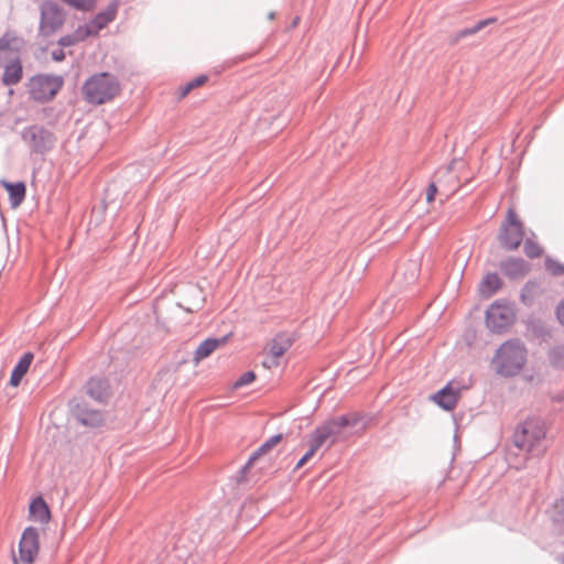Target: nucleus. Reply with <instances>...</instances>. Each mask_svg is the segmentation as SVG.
I'll use <instances>...</instances> for the list:
<instances>
[{
  "mask_svg": "<svg viewBox=\"0 0 564 564\" xmlns=\"http://www.w3.org/2000/svg\"><path fill=\"white\" fill-rule=\"evenodd\" d=\"M527 355V347L520 339L505 341L492 359L496 372L503 378L517 376L525 365Z\"/></svg>",
  "mask_w": 564,
  "mask_h": 564,
  "instance_id": "nucleus-1",
  "label": "nucleus"
},
{
  "mask_svg": "<svg viewBox=\"0 0 564 564\" xmlns=\"http://www.w3.org/2000/svg\"><path fill=\"white\" fill-rule=\"evenodd\" d=\"M119 91V79L109 72L91 75L82 87L83 98L90 105H102L115 98Z\"/></svg>",
  "mask_w": 564,
  "mask_h": 564,
  "instance_id": "nucleus-2",
  "label": "nucleus"
},
{
  "mask_svg": "<svg viewBox=\"0 0 564 564\" xmlns=\"http://www.w3.org/2000/svg\"><path fill=\"white\" fill-rule=\"evenodd\" d=\"M20 137L32 154L41 156L50 153L57 140L52 130L39 123L24 127L20 132Z\"/></svg>",
  "mask_w": 564,
  "mask_h": 564,
  "instance_id": "nucleus-3",
  "label": "nucleus"
},
{
  "mask_svg": "<svg viewBox=\"0 0 564 564\" xmlns=\"http://www.w3.org/2000/svg\"><path fill=\"white\" fill-rule=\"evenodd\" d=\"M497 239L500 247L507 251H516L524 239V225L514 209L507 210L506 218L500 225Z\"/></svg>",
  "mask_w": 564,
  "mask_h": 564,
  "instance_id": "nucleus-4",
  "label": "nucleus"
},
{
  "mask_svg": "<svg viewBox=\"0 0 564 564\" xmlns=\"http://www.w3.org/2000/svg\"><path fill=\"white\" fill-rule=\"evenodd\" d=\"M544 424L538 419H528L519 424L512 435L514 446L521 451L532 452L545 438Z\"/></svg>",
  "mask_w": 564,
  "mask_h": 564,
  "instance_id": "nucleus-5",
  "label": "nucleus"
},
{
  "mask_svg": "<svg viewBox=\"0 0 564 564\" xmlns=\"http://www.w3.org/2000/svg\"><path fill=\"white\" fill-rule=\"evenodd\" d=\"M63 84L64 78L61 75L36 74L30 78L28 89L33 100L47 102L57 95Z\"/></svg>",
  "mask_w": 564,
  "mask_h": 564,
  "instance_id": "nucleus-6",
  "label": "nucleus"
},
{
  "mask_svg": "<svg viewBox=\"0 0 564 564\" xmlns=\"http://www.w3.org/2000/svg\"><path fill=\"white\" fill-rule=\"evenodd\" d=\"M516 321L513 304L506 301H495L485 312V323L491 333L507 332Z\"/></svg>",
  "mask_w": 564,
  "mask_h": 564,
  "instance_id": "nucleus-7",
  "label": "nucleus"
},
{
  "mask_svg": "<svg viewBox=\"0 0 564 564\" xmlns=\"http://www.w3.org/2000/svg\"><path fill=\"white\" fill-rule=\"evenodd\" d=\"M65 10L53 0H43L40 4V23L37 35L48 37L57 32L65 23Z\"/></svg>",
  "mask_w": 564,
  "mask_h": 564,
  "instance_id": "nucleus-8",
  "label": "nucleus"
},
{
  "mask_svg": "<svg viewBox=\"0 0 564 564\" xmlns=\"http://www.w3.org/2000/svg\"><path fill=\"white\" fill-rule=\"evenodd\" d=\"M68 404L73 419L79 425L90 429H98L105 424V412L91 408L87 401L75 398L72 399Z\"/></svg>",
  "mask_w": 564,
  "mask_h": 564,
  "instance_id": "nucleus-9",
  "label": "nucleus"
},
{
  "mask_svg": "<svg viewBox=\"0 0 564 564\" xmlns=\"http://www.w3.org/2000/svg\"><path fill=\"white\" fill-rule=\"evenodd\" d=\"M40 535L36 528L26 527L20 538L18 551L19 561L23 564H32L39 553Z\"/></svg>",
  "mask_w": 564,
  "mask_h": 564,
  "instance_id": "nucleus-10",
  "label": "nucleus"
},
{
  "mask_svg": "<svg viewBox=\"0 0 564 564\" xmlns=\"http://www.w3.org/2000/svg\"><path fill=\"white\" fill-rule=\"evenodd\" d=\"M460 391L462 388H455L452 382H447L442 389L432 394L431 400H433L442 410L452 411L455 409L460 398Z\"/></svg>",
  "mask_w": 564,
  "mask_h": 564,
  "instance_id": "nucleus-11",
  "label": "nucleus"
},
{
  "mask_svg": "<svg viewBox=\"0 0 564 564\" xmlns=\"http://www.w3.org/2000/svg\"><path fill=\"white\" fill-rule=\"evenodd\" d=\"M498 267L502 274L510 280L522 278L530 270V264L520 257H507L499 262Z\"/></svg>",
  "mask_w": 564,
  "mask_h": 564,
  "instance_id": "nucleus-12",
  "label": "nucleus"
},
{
  "mask_svg": "<svg viewBox=\"0 0 564 564\" xmlns=\"http://www.w3.org/2000/svg\"><path fill=\"white\" fill-rule=\"evenodd\" d=\"M85 388L87 394L97 402H106L109 398L110 384L106 378L91 377Z\"/></svg>",
  "mask_w": 564,
  "mask_h": 564,
  "instance_id": "nucleus-13",
  "label": "nucleus"
},
{
  "mask_svg": "<svg viewBox=\"0 0 564 564\" xmlns=\"http://www.w3.org/2000/svg\"><path fill=\"white\" fill-rule=\"evenodd\" d=\"M230 334L224 335L221 337H207L196 348L194 351L193 360L195 364H198L200 360L210 356L218 347L225 345L229 338Z\"/></svg>",
  "mask_w": 564,
  "mask_h": 564,
  "instance_id": "nucleus-14",
  "label": "nucleus"
},
{
  "mask_svg": "<svg viewBox=\"0 0 564 564\" xmlns=\"http://www.w3.org/2000/svg\"><path fill=\"white\" fill-rule=\"evenodd\" d=\"M29 518L41 524H46L51 521L52 513L50 506L42 496H37L30 501Z\"/></svg>",
  "mask_w": 564,
  "mask_h": 564,
  "instance_id": "nucleus-15",
  "label": "nucleus"
},
{
  "mask_svg": "<svg viewBox=\"0 0 564 564\" xmlns=\"http://www.w3.org/2000/svg\"><path fill=\"white\" fill-rule=\"evenodd\" d=\"M120 4V0H111L107 8L100 12H98L90 21L89 24L93 29L96 30L97 33L105 29L109 23H111L118 13V8Z\"/></svg>",
  "mask_w": 564,
  "mask_h": 564,
  "instance_id": "nucleus-16",
  "label": "nucleus"
},
{
  "mask_svg": "<svg viewBox=\"0 0 564 564\" xmlns=\"http://www.w3.org/2000/svg\"><path fill=\"white\" fill-rule=\"evenodd\" d=\"M0 183L9 195V203H10L11 208L19 207L25 198V194H26L25 183L23 181L10 182L7 180H2Z\"/></svg>",
  "mask_w": 564,
  "mask_h": 564,
  "instance_id": "nucleus-17",
  "label": "nucleus"
},
{
  "mask_svg": "<svg viewBox=\"0 0 564 564\" xmlns=\"http://www.w3.org/2000/svg\"><path fill=\"white\" fill-rule=\"evenodd\" d=\"M33 358H34V355L31 351H26L20 357V359L14 365V367L11 371V375H10L9 384L11 387H18L21 383V380L28 372V370L33 361Z\"/></svg>",
  "mask_w": 564,
  "mask_h": 564,
  "instance_id": "nucleus-18",
  "label": "nucleus"
},
{
  "mask_svg": "<svg viewBox=\"0 0 564 564\" xmlns=\"http://www.w3.org/2000/svg\"><path fill=\"white\" fill-rule=\"evenodd\" d=\"M502 288V280L497 272H488L479 282L478 291L482 297H490Z\"/></svg>",
  "mask_w": 564,
  "mask_h": 564,
  "instance_id": "nucleus-19",
  "label": "nucleus"
},
{
  "mask_svg": "<svg viewBox=\"0 0 564 564\" xmlns=\"http://www.w3.org/2000/svg\"><path fill=\"white\" fill-rule=\"evenodd\" d=\"M23 75V67L19 58L13 59L9 63L2 74V83L6 86L17 85Z\"/></svg>",
  "mask_w": 564,
  "mask_h": 564,
  "instance_id": "nucleus-20",
  "label": "nucleus"
},
{
  "mask_svg": "<svg viewBox=\"0 0 564 564\" xmlns=\"http://www.w3.org/2000/svg\"><path fill=\"white\" fill-rule=\"evenodd\" d=\"M293 344V338L286 333L276 334L271 343L270 352L273 357H282Z\"/></svg>",
  "mask_w": 564,
  "mask_h": 564,
  "instance_id": "nucleus-21",
  "label": "nucleus"
},
{
  "mask_svg": "<svg viewBox=\"0 0 564 564\" xmlns=\"http://www.w3.org/2000/svg\"><path fill=\"white\" fill-rule=\"evenodd\" d=\"M283 440V434L278 433L264 441L250 456L249 464H254L260 457L276 446Z\"/></svg>",
  "mask_w": 564,
  "mask_h": 564,
  "instance_id": "nucleus-22",
  "label": "nucleus"
},
{
  "mask_svg": "<svg viewBox=\"0 0 564 564\" xmlns=\"http://www.w3.org/2000/svg\"><path fill=\"white\" fill-rule=\"evenodd\" d=\"M547 360L554 370H564V344L552 346L547 351Z\"/></svg>",
  "mask_w": 564,
  "mask_h": 564,
  "instance_id": "nucleus-23",
  "label": "nucleus"
},
{
  "mask_svg": "<svg viewBox=\"0 0 564 564\" xmlns=\"http://www.w3.org/2000/svg\"><path fill=\"white\" fill-rule=\"evenodd\" d=\"M340 429L355 427L365 420V416L358 412H351L333 417Z\"/></svg>",
  "mask_w": 564,
  "mask_h": 564,
  "instance_id": "nucleus-24",
  "label": "nucleus"
},
{
  "mask_svg": "<svg viewBox=\"0 0 564 564\" xmlns=\"http://www.w3.org/2000/svg\"><path fill=\"white\" fill-rule=\"evenodd\" d=\"M539 285L535 282L528 281L521 289L520 301L525 306L530 307L533 304L534 296Z\"/></svg>",
  "mask_w": 564,
  "mask_h": 564,
  "instance_id": "nucleus-25",
  "label": "nucleus"
},
{
  "mask_svg": "<svg viewBox=\"0 0 564 564\" xmlns=\"http://www.w3.org/2000/svg\"><path fill=\"white\" fill-rule=\"evenodd\" d=\"M208 80V76L206 74H200L197 77L188 80L185 85L180 88L178 97L184 98L187 96L193 89L200 87Z\"/></svg>",
  "mask_w": 564,
  "mask_h": 564,
  "instance_id": "nucleus-26",
  "label": "nucleus"
},
{
  "mask_svg": "<svg viewBox=\"0 0 564 564\" xmlns=\"http://www.w3.org/2000/svg\"><path fill=\"white\" fill-rule=\"evenodd\" d=\"M322 426L324 427L326 434L329 436L330 445H334L337 437L341 434L343 430L337 424V422L330 417L322 423Z\"/></svg>",
  "mask_w": 564,
  "mask_h": 564,
  "instance_id": "nucleus-27",
  "label": "nucleus"
},
{
  "mask_svg": "<svg viewBox=\"0 0 564 564\" xmlns=\"http://www.w3.org/2000/svg\"><path fill=\"white\" fill-rule=\"evenodd\" d=\"M475 34H477V33L475 32V30L473 29L471 25L465 26L463 29H459V30L453 32L448 36V44L452 46L457 45L462 40L467 39Z\"/></svg>",
  "mask_w": 564,
  "mask_h": 564,
  "instance_id": "nucleus-28",
  "label": "nucleus"
},
{
  "mask_svg": "<svg viewBox=\"0 0 564 564\" xmlns=\"http://www.w3.org/2000/svg\"><path fill=\"white\" fill-rule=\"evenodd\" d=\"M522 242L524 247V253L527 254L528 258L535 259L542 254L543 249L533 239L525 238L523 239Z\"/></svg>",
  "mask_w": 564,
  "mask_h": 564,
  "instance_id": "nucleus-29",
  "label": "nucleus"
},
{
  "mask_svg": "<svg viewBox=\"0 0 564 564\" xmlns=\"http://www.w3.org/2000/svg\"><path fill=\"white\" fill-rule=\"evenodd\" d=\"M73 34L76 37L77 42L79 43V42L85 41L89 36L97 35L98 33L96 32L95 29H93V26L88 22L84 25H78Z\"/></svg>",
  "mask_w": 564,
  "mask_h": 564,
  "instance_id": "nucleus-30",
  "label": "nucleus"
},
{
  "mask_svg": "<svg viewBox=\"0 0 564 564\" xmlns=\"http://www.w3.org/2000/svg\"><path fill=\"white\" fill-rule=\"evenodd\" d=\"M544 265L546 270L553 275V276H561L564 275V264L558 262L557 260L546 257L544 261Z\"/></svg>",
  "mask_w": 564,
  "mask_h": 564,
  "instance_id": "nucleus-31",
  "label": "nucleus"
},
{
  "mask_svg": "<svg viewBox=\"0 0 564 564\" xmlns=\"http://www.w3.org/2000/svg\"><path fill=\"white\" fill-rule=\"evenodd\" d=\"M97 0H70L68 6L82 12L93 11Z\"/></svg>",
  "mask_w": 564,
  "mask_h": 564,
  "instance_id": "nucleus-32",
  "label": "nucleus"
},
{
  "mask_svg": "<svg viewBox=\"0 0 564 564\" xmlns=\"http://www.w3.org/2000/svg\"><path fill=\"white\" fill-rule=\"evenodd\" d=\"M257 376L253 370H248L243 372L232 384L234 389H239L241 387L248 386L256 380Z\"/></svg>",
  "mask_w": 564,
  "mask_h": 564,
  "instance_id": "nucleus-33",
  "label": "nucleus"
},
{
  "mask_svg": "<svg viewBox=\"0 0 564 564\" xmlns=\"http://www.w3.org/2000/svg\"><path fill=\"white\" fill-rule=\"evenodd\" d=\"M554 507L556 510L552 517V520L556 525L562 527L564 523V499L561 498L556 500Z\"/></svg>",
  "mask_w": 564,
  "mask_h": 564,
  "instance_id": "nucleus-34",
  "label": "nucleus"
},
{
  "mask_svg": "<svg viewBox=\"0 0 564 564\" xmlns=\"http://www.w3.org/2000/svg\"><path fill=\"white\" fill-rule=\"evenodd\" d=\"M497 21H498V19L496 17H489V18L476 21L474 24H471V26H473V29L475 30L476 33H479L485 28H487V26H489L491 24L497 23Z\"/></svg>",
  "mask_w": 564,
  "mask_h": 564,
  "instance_id": "nucleus-35",
  "label": "nucleus"
},
{
  "mask_svg": "<svg viewBox=\"0 0 564 564\" xmlns=\"http://www.w3.org/2000/svg\"><path fill=\"white\" fill-rule=\"evenodd\" d=\"M311 435L318 441L322 445L329 438V436L326 434L324 427L322 424L317 425L311 433Z\"/></svg>",
  "mask_w": 564,
  "mask_h": 564,
  "instance_id": "nucleus-36",
  "label": "nucleus"
},
{
  "mask_svg": "<svg viewBox=\"0 0 564 564\" xmlns=\"http://www.w3.org/2000/svg\"><path fill=\"white\" fill-rule=\"evenodd\" d=\"M532 332L534 333L535 336L541 337L543 339L546 336H550L549 329L540 321L532 325Z\"/></svg>",
  "mask_w": 564,
  "mask_h": 564,
  "instance_id": "nucleus-37",
  "label": "nucleus"
},
{
  "mask_svg": "<svg viewBox=\"0 0 564 564\" xmlns=\"http://www.w3.org/2000/svg\"><path fill=\"white\" fill-rule=\"evenodd\" d=\"M77 40L76 37L74 36V34H66V35H63L58 39L57 41V44L64 48V47H69V46H73L75 44H77Z\"/></svg>",
  "mask_w": 564,
  "mask_h": 564,
  "instance_id": "nucleus-38",
  "label": "nucleus"
},
{
  "mask_svg": "<svg viewBox=\"0 0 564 564\" xmlns=\"http://www.w3.org/2000/svg\"><path fill=\"white\" fill-rule=\"evenodd\" d=\"M314 455H315V453H313L310 449H307L303 454V456L297 460V463L295 464L294 469L296 470V469L302 468Z\"/></svg>",
  "mask_w": 564,
  "mask_h": 564,
  "instance_id": "nucleus-39",
  "label": "nucleus"
},
{
  "mask_svg": "<svg viewBox=\"0 0 564 564\" xmlns=\"http://www.w3.org/2000/svg\"><path fill=\"white\" fill-rule=\"evenodd\" d=\"M253 464H249V459L240 467L237 473V482H242L246 479V473Z\"/></svg>",
  "mask_w": 564,
  "mask_h": 564,
  "instance_id": "nucleus-40",
  "label": "nucleus"
},
{
  "mask_svg": "<svg viewBox=\"0 0 564 564\" xmlns=\"http://www.w3.org/2000/svg\"><path fill=\"white\" fill-rule=\"evenodd\" d=\"M437 193V186L435 183H430L426 188V202L432 203L435 198V195Z\"/></svg>",
  "mask_w": 564,
  "mask_h": 564,
  "instance_id": "nucleus-41",
  "label": "nucleus"
},
{
  "mask_svg": "<svg viewBox=\"0 0 564 564\" xmlns=\"http://www.w3.org/2000/svg\"><path fill=\"white\" fill-rule=\"evenodd\" d=\"M555 315L560 324L564 326V299L556 305Z\"/></svg>",
  "mask_w": 564,
  "mask_h": 564,
  "instance_id": "nucleus-42",
  "label": "nucleus"
},
{
  "mask_svg": "<svg viewBox=\"0 0 564 564\" xmlns=\"http://www.w3.org/2000/svg\"><path fill=\"white\" fill-rule=\"evenodd\" d=\"M307 443H308V448L307 449H310L313 453H316L317 449L322 446V444L318 443V441L315 440L311 434L308 435Z\"/></svg>",
  "mask_w": 564,
  "mask_h": 564,
  "instance_id": "nucleus-43",
  "label": "nucleus"
},
{
  "mask_svg": "<svg viewBox=\"0 0 564 564\" xmlns=\"http://www.w3.org/2000/svg\"><path fill=\"white\" fill-rule=\"evenodd\" d=\"M66 57L65 55V52L64 50L61 47V48H57V50H54L52 51V59L55 61V62H62L64 61Z\"/></svg>",
  "mask_w": 564,
  "mask_h": 564,
  "instance_id": "nucleus-44",
  "label": "nucleus"
},
{
  "mask_svg": "<svg viewBox=\"0 0 564 564\" xmlns=\"http://www.w3.org/2000/svg\"><path fill=\"white\" fill-rule=\"evenodd\" d=\"M10 43H11V40L7 37V34H4L0 39V51L9 50L10 48Z\"/></svg>",
  "mask_w": 564,
  "mask_h": 564,
  "instance_id": "nucleus-45",
  "label": "nucleus"
},
{
  "mask_svg": "<svg viewBox=\"0 0 564 564\" xmlns=\"http://www.w3.org/2000/svg\"><path fill=\"white\" fill-rule=\"evenodd\" d=\"M274 17H275V13H274L273 11H271V12H269V13H268V19H269V20H273V19H274Z\"/></svg>",
  "mask_w": 564,
  "mask_h": 564,
  "instance_id": "nucleus-46",
  "label": "nucleus"
},
{
  "mask_svg": "<svg viewBox=\"0 0 564 564\" xmlns=\"http://www.w3.org/2000/svg\"><path fill=\"white\" fill-rule=\"evenodd\" d=\"M299 20H300V18H299V17H296V18L293 20V22H292V26H295V25L297 24Z\"/></svg>",
  "mask_w": 564,
  "mask_h": 564,
  "instance_id": "nucleus-47",
  "label": "nucleus"
},
{
  "mask_svg": "<svg viewBox=\"0 0 564 564\" xmlns=\"http://www.w3.org/2000/svg\"><path fill=\"white\" fill-rule=\"evenodd\" d=\"M61 1L68 6L70 0H61Z\"/></svg>",
  "mask_w": 564,
  "mask_h": 564,
  "instance_id": "nucleus-48",
  "label": "nucleus"
},
{
  "mask_svg": "<svg viewBox=\"0 0 564 564\" xmlns=\"http://www.w3.org/2000/svg\"><path fill=\"white\" fill-rule=\"evenodd\" d=\"M561 528H563V529H564V523L562 524V527H561Z\"/></svg>",
  "mask_w": 564,
  "mask_h": 564,
  "instance_id": "nucleus-49",
  "label": "nucleus"
}]
</instances>
